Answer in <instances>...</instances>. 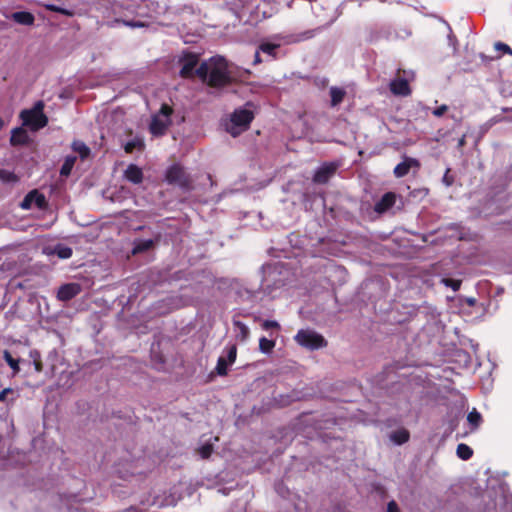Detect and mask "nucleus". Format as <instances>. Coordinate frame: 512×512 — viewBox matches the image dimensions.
I'll return each mask as SVG.
<instances>
[{
  "label": "nucleus",
  "instance_id": "21",
  "mask_svg": "<svg viewBox=\"0 0 512 512\" xmlns=\"http://www.w3.org/2000/svg\"><path fill=\"white\" fill-rule=\"evenodd\" d=\"M145 148V144L143 142L142 139L140 138H135L131 141H128L125 145H124V151L127 153V154H131L133 153L135 150H138V151H143Z\"/></svg>",
  "mask_w": 512,
  "mask_h": 512
},
{
  "label": "nucleus",
  "instance_id": "8",
  "mask_svg": "<svg viewBox=\"0 0 512 512\" xmlns=\"http://www.w3.org/2000/svg\"><path fill=\"white\" fill-rule=\"evenodd\" d=\"M254 118L253 112L247 109L235 110L231 115V122L237 127L247 129Z\"/></svg>",
  "mask_w": 512,
  "mask_h": 512
},
{
  "label": "nucleus",
  "instance_id": "27",
  "mask_svg": "<svg viewBox=\"0 0 512 512\" xmlns=\"http://www.w3.org/2000/svg\"><path fill=\"white\" fill-rule=\"evenodd\" d=\"M276 343L274 340L267 339L266 337H261L259 339V349L262 353L269 354L274 349Z\"/></svg>",
  "mask_w": 512,
  "mask_h": 512
},
{
  "label": "nucleus",
  "instance_id": "32",
  "mask_svg": "<svg viewBox=\"0 0 512 512\" xmlns=\"http://www.w3.org/2000/svg\"><path fill=\"white\" fill-rule=\"evenodd\" d=\"M441 282L446 286L450 287L453 291H458L461 287L462 281L452 278H443Z\"/></svg>",
  "mask_w": 512,
  "mask_h": 512
},
{
  "label": "nucleus",
  "instance_id": "46",
  "mask_svg": "<svg viewBox=\"0 0 512 512\" xmlns=\"http://www.w3.org/2000/svg\"><path fill=\"white\" fill-rule=\"evenodd\" d=\"M464 143H465V139H464V137H462V138L459 140V146L464 145Z\"/></svg>",
  "mask_w": 512,
  "mask_h": 512
},
{
  "label": "nucleus",
  "instance_id": "18",
  "mask_svg": "<svg viewBox=\"0 0 512 512\" xmlns=\"http://www.w3.org/2000/svg\"><path fill=\"white\" fill-rule=\"evenodd\" d=\"M467 421L470 425V431L474 432L480 427L483 421L482 415L475 408H473L467 415Z\"/></svg>",
  "mask_w": 512,
  "mask_h": 512
},
{
  "label": "nucleus",
  "instance_id": "41",
  "mask_svg": "<svg viewBox=\"0 0 512 512\" xmlns=\"http://www.w3.org/2000/svg\"><path fill=\"white\" fill-rule=\"evenodd\" d=\"M387 512H400V509L394 500H392L388 503Z\"/></svg>",
  "mask_w": 512,
  "mask_h": 512
},
{
  "label": "nucleus",
  "instance_id": "5",
  "mask_svg": "<svg viewBox=\"0 0 512 512\" xmlns=\"http://www.w3.org/2000/svg\"><path fill=\"white\" fill-rule=\"evenodd\" d=\"M294 340L300 346L311 351L324 348L328 345L327 340L321 334L311 329L299 330Z\"/></svg>",
  "mask_w": 512,
  "mask_h": 512
},
{
  "label": "nucleus",
  "instance_id": "25",
  "mask_svg": "<svg viewBox=\"0 0 512 512\" xmlns=\"http://www.w3.org/2000/svg\"><path fill=\"white\" fill-rule=\"evenodd\" d=\"M153 246H154L153 240H151V239L141 240L135 244L132 252H133V254L146 252V251L150 250L151 248H153Z\"/></svg>",
  "mask_w": 512,
  "mask_h": 512
},
{
  "label": "nucleus",
  "instance_id": "28",
  "mask_svg": "<svg viewBox=\"0 0 512 512\" xmlns=\"http://www.w3.org/2000/svg\"><path fill=\"white\" fill-rule=\"evenodd\" d=\"M3 358L13 370L14 375L20 371L19 360L14 359L8 350H4Z\"/></svg>",
  "mask_w": 512,
  "mask_h": 512
},
{
  "label": "nucleus",
  "instance_id": "4",
  "mask_svg": "<svg viewBox=\"0 0 512 512\" xmlns=\"http://www.w3.org/2000/svg\"><path fill=\"white\" fill-rule=\"evenodd\" d=\"M165 180L170 185H176L184 191L193 189V180L180 164H172L165 173Z\"/></svg>",
  "mask_w": 512,
  "mask_h": 512
},
{
  "label": "nucleus",
  "instance_id": "6",
  "mask_svg": "<svg viewBox=\"0 0 512 512\" xmlns=\"http://www.w3.org/2000/svg\"><path fill=\"white\" fill-rule=\"evenodd\" d=\"M179 62L182 65L179 75L184 79H188L193 77V72L196 71L199 63V57L195 53L186 52L179 59Z\"/></svg>",
  "mask_w": 512,
  "mask_h": 512
},
{
  "label": "nucleus",
  "instance_id": "38",
  "mask_svg": "<svg viewBox=\"0 0 512 512\" xmlns=\"http://www.w3.org/2000/svg\"><path fill=\"white\" fill-rule=\"evenodd\" d=\"M495 49L497 51H500L505 54L512 55V49L509 45L502 43V42H496L494 45Z\"/></svg>",
  "mask_w": 512,
  "mask_h": 512
},
{
  "label": "nucleus",
  "instance_id": "23",
  "mask_svg": "<svg viewBox=\"0 0 512 512\" xmlns=\"http://www.w3.org/2000/svg\"><path fill=\"white\" fill-rule=\"evenodd\" d=\"M72 148L77 152L81 159H86L90 155V148L82 141H74Z\"/></svg>",
  "mask_w": 512,
  "mask_h": 512
},
{
  "label": "nucleus",
  "instance_id": "36",
  "mask_svg": "<svg viewBox=\"0 0 512 512\" xmlns=\"http://www.w3.org/2000/svg\"><path fill=\"white\" fill-rule=\"evenodd\" d=\"M454 181H455V178L454 176L451 174V169L450 168H447L445 173H444V176L442 178V182L447 186V187H450L454 184Z\"/></svg>",
  "mask_w": 512,
  "mask_h": 512
},
{
  "label": "nucleus",
  "instance_id": "22",
  "mask_svg": "<svg viewBox=\"0 0 512 512\" xmlns=\"http://www.w3.org/2000/svg\"><path fill=\"white\" fill-rule=\"evenodd\" d=\"M280 47L279 44L269 43V42H262L259 45V51L269 55L272 59L277 58V49Z\"/></svg>",
  "mask_w": 512,
  "mask_h": 512
},
{
  "label": "nucleus",
  "instance_id": "24",
  "mask_svg": "<svg viewBox=\"0 0 512 512\" xmlns=\"http://www.w3.org/2000/svg\"><path fill=\"white\" fill-rule=\"evenodd\" d=\"M76 159L77 158L75 156H67L65 158L64 163L62 164V167L60 169L61 176L67 177L70 175V173L75 165Z\"/></svg>",
  "mask_w": 512,
  "mask_h": 512
},
{
  "label": "nucleus",
  "instance_id": "11",
  "mask_svg": "<svg viewBox=\"0 0 512 512\" xmlns=\"http://www.w3.org/2000/svg\"><path fill=\"white\" fill-rule=\"evenodd\" d=\"M337 166L333 163L325 164L320 167L313 176V181L317 184H325L336 172Z\"/></svg>",
  "mask_w": 512,
  "mask_h": 512
},
{
  "label": "nucleus",
  "instance_id": "33",
  "mask_svg": "<svg viewBox=\"0 0 512 512\" xmlns=\"http://www.w3.org/2000/svg\"><path fill=\"white\" fill-rule=\"evenodd\" d=\"M30 356L33 358V364L36 372L40 373L43 370V364L38 351H32Z\"/></svg>",
  "mask_w": 512,
  "mask_h": 512
},
{
  "label": "nucleus",
  "instance_id": "31",
  "mask_svg": "<svg viewBox=\"0 0 512 512\" xmlns=\"http://www.w3.org/2000/svg\"><path fill=\"white\" fill-rule=\"evenodd\" d=\"M0 180L4 183H10L18 181V177L11 171L0 169Z\"/></svg>",
  "mask_w": 512,
  "mask_h": 512
},
{
  "label": "nucleus",
  "instance_id": "39",
  "mask_svg": "<svg viewBox=\"0 0 512 512\" xmlns=\"http://www.w3.org/2000/svg\"><path fill=\"white\" fill-rule=\"evenodd\" d=\"M262 328L264 330H269V329H279L280 328V325L277 321H274V320H265L263 323H262Z\"/></svg>",
  "mask_w": 512,
  "mask_h": 512
},
{
  "label": "nucleus",
  "instance_id": "20",
  "mask_svg": "<svg viewBox=\"0 0 512 512\" xmlns=\"http://www.w3.org/2000/svg\"><path fill=\"white\" fill-rule=\"evenodd\" d=\"M233 325L237 330V338L242 342L246 341L250 335L249 328L239 320H233Z\"/></svg>",
  "mask_w": 512,
  "mask_h": 512
},
{
  "label": "nucleus",
  "instance_id": "29",
  "mask_svg": "<svg viewBox=\"0 0 512 512\" xmlns=\"http://www.w3.org/2000/svg\"><path fill=\"white\" fill-rule=\"evenodd\" d=\"M54 253L60 258V259H68L72 256L73 251L70 247L65 245H57L54 249Z\"/></svg>",
  "mask_w": 512,
  "mask_h": 512
},
{
  "label": "nucleus",
  "instance_id": "2",
  "mask_svg": "<svg viewBox=\"0 0 512 512\" xmlns=\"http://www.w3.org/2000/svg\"><path fill=\"white\" fill-rule=\"evenodd\" d=\"M43 101H37L33 108L21 111L20 118L23 125L31 130H39L48 124V117L44 114Z\"/></svg>",
  "mask_w": 512,
  "mask_h": 512
},
{
  "label": "nucleus",
  "instance_id": "45",
  "mask_svg": "<svg viewBox=\"0 0 512 512\" xmlns=\"http://www.w3.org/2000/svg\"><path fill=\"white\" fill-rule=\"evenodd\" d=\"M59 14H62V15H65V16H68V17H72L74 15V12L70 9H66V8H60V13Z\"/></svg>",
  "mask_w": 512,
  "mask_h": 512
},
{
  "label": "nucleus",
  "instance_id": "1",
  "mask_svg": "<svg viewBox=\"0 0 512 512\" xmlns=\"http://www.w3.org/2000/svg\"><path fill=\"white\" fill-rule=\"evenodd\" d=\"M195 75L202 83L214 89H223L235 82L229 70V63L222 56H213L200 63Z\"/></svg>",
  "mask_w": 512,
  "mask_h": 512
},
{
  "label": "nucleus",
  "instance_id": "34",
  "mask_svg": "<svg viewBox=\"0 0 512 512\" xmlns=\"http://www.w3.org/2000/svg\"><path fill=\"white\" fill-rule=\"evenodd\" d=\"M198 452L201 458L208 459L213 452V446L212 444L206 443L199 448Z\"/></svg>",
  "mask_w": 512,
  "mask_h": 512
},
{
  "label": "nucleus",
  "instance_id": "49",
  "mask_svg": "<svg viewBox=\"0 0 512 512\" xmlns=\"http://www.w3.org/2000/svg\"><path fill=\"white\" fill-rule=\"evenodd\" d=\"M231 134H232L233 136H236V135H237V132H231Z\"/></svg>",
  "mask_w": 512,
  "mask_h": 512
},
{
  "label": "nucleus",
  "instance_id": "16",
  "mask_svg": "<svg viewBox=\"0 0 512 512\" xmlns=\"http://www.w3.org/2000/svg\"><path fill=\"white\" fill-rule=\"evenodd\" d=\"M11 17L16 23L26 26L33 25L35 21L34 15L28 11L14 12Z\"/></svg>",
  "mask_w": 512,
  "mask_h": 512
},
{
  "label": "nucleus",
  "instance_id": "43",
  "mask_svg": "<svg viewBox=\"0 0 512 512\" xmlns=\"http://www.w3.org/2000/svg\"><path fill=\"white\" fill-rule=\"evenodd\" d=\"M45 8L48 10V11H51V12H55V13H60V6H57L55 4H47L45 6Z\"/></svg>",
  "mask_w": 512,
  "mask_h": 512
},
{
  "label": "nucleus",
  "instance_id": "10",
  "mask_svg": "<svg viewBox=\"0 0 512 512\" xmlns=\"http://www.w3.org/2000/svg\"><path fill=\"white\" fill-rule=\"evenodd\" d=\"M419 167V160L405 156L403 161L396 165L393 172L396 178H403L409 173L411 168L418 169Z\"/></svg>",
  "mask_w": 512,
  "mask_h": 512
},
{
  "label": "nucleus",
  "instance_id": "14",
  "mask_svg": "<svg viewBox=\"0 0 512 512\" xmlns=\"http://www.w3.org/2000/svg\"><path fill=\"white\" fill-rule=\"evenodd\" d=\"M124 177L133 184H140L143 181V172L135 164H130L124 172Z\"/></svg>",
  "mask_w": 512,
  "mask_h": 512
},
{
  "label": "nucleus",
  "instance_id": "47",
  "mask_svg": "<svg viewBox=\"0 0 512 512\" xmlns=\"http://www.w3.org/2000/svg\"><path fill=\"white\" fill-rule=\"evenodd\" d=\"M3 127V120L0 118V130L2 129Z\"/></svg>",
  "mask_w": 512,
  "mask_h": 512
},
{
  "label": "nucleus",
  "instance_id": "37",
  "mask_svg": "<svg viewBox=\"0 0 512 512\" xmlns=\"http://www.w3.org/2000/svg\"><path fill=\"white\" fill-rule=\"evenodd\" d=\"M114 23H122L131 28L144 27V23L141 21H126V20H122V19H115Z\"/></svg>",
  "mask_w": 512,
  "mask_h": 512
},
{
  "label": "nucleus",
  "instance_id": "17",
  "mask_svg": "<svg viewBox=\"0 0 512 512\" xmlns=\"http://www.w3.org/2000/svg\"><path fill=\"white\" fill-rule=\"evenodd\" d=\"M329 94L331 97V101H330L331 106L336 107L340 103L343 102V100L346 96V91L343 88H340L337 86H332L329 90Z\"/></svg>",
  "mask_w": 512,
  "mask_h": 512
},
{
  "label": "nucleus",
  "instance_id": "13",
  "mask_svg": "<svg viewBox=\"0 0 512 512\" xmlns=\"http://www.w3.org/2000/svg\"><path fill=\"white\" fill-rule=\"evenodd\" d=\"M396 202V195L393 192L385 193L381 199L375 204V211L384 213L394 206Z\"/></svg>",
  "mask_w": 512,
  "mask_h": 512
},
{
  "label": "nucleus",
  "instance_id": "48",
  "mask_svg": "<svg viewBox=\"0 0 512 512\" xmlns=\"http://www.w3.org/2000/svg\"><path fill=\"white\" fill-rule=\"evenodd\" d=\"M468 302H469V304L472 305L475 302V300L474 299H470Z\"/></svg>",
  "mask_w": 512,
  "mask_h": 512
},
{
  "label": "nucleus",
  "instance_id": "19",
  "mask_svg": "<svg viewBox=\"0 0 512 512\" xmlns=\"http://www.w3.org/2000/svg\"><path fill=\"white\" fill-rule=\"evenodd\" d=\"M410 438V433L407 429H398L391 434V439L393 442H395L398 445H402L406 442H408Z\"/></svg>",
  "mask_w": 512,
  "mask_h": 512
},
{
  "label": "nucleus",
  "instance_id": "44",
  "mask_svg": "<svg viewBox=\"0 0 512 512\" xmlns=\"http://www.w3.org/2000/svg\"><path fill=\"white\" fill-rule=\"evenodd\" d=\"M260 52L259 49L256 51L255 55H254V61H253V64L254 65H258V64H261L262 63V58L260 56Z\"/></svg>",
  "mask_w": 512,
  "mask_h": 512
},
{
  "label": "nucleus",
  "instance_id": "30",
  "mask_svg": "<svg viewBox=\"0 0 512 512\" xmlns=\"http://www.w3.org/2000/svg\"><path fill=\"white\" fill-rule=\"evenodd\" d=\"M231 365L226 358L219 357L216 364V373L220 376H226L228 373V366Z\"/></svg>",
  "mask_w": 512,
  "mask_h": 512
},
{
  "label": "nucleus",
  "instance_id": "26",
  "mask_svg": "<svg viewBox=\"0 0 512 512\" xmlns=\"http://www.w3.org/2000/svg\"><path fill=\"white\" fill-rule=\"evenodd\" d=\"M456 454L462 460H469L473 456V450L468 445L460 443L457 446Z\"/></svg>",
  "mask_w": 512,
  "mask_h": 512
},
{
  "label": "nucleus",
  "instance_id": "42",
  "mask_svg": "<svg viewBox=\"0 0 512 512\" xmlns=\"http://www.w3.org/2000/svg\"><path fill=\"white\" fill-rule=\"evenodd\" d=\"M13 393L12 388H5L0 392V402H5L8 394Z\"/></svg>",
  "mask_w": 512,
  "mask_h": 512
},
{
  "label": "nucleus",
  "instance_id": "40",
  "mask_svg": "<svg viewBox=\"0 0 512 512\" xmlns=\"http://www.w3.org/2000/svg\"><path fill=\"white\" fill-rule=\"evenodd\" d=\"M448 110V106L443 104L433 110V115L436 117L443 116Z\"/></svg>",
  "mask_w": 512,
  "mask_h": 512
},
{
  "label": "nucleus",
  "instance_id": "3",
  "mask_svg": "<svg viewBox=\"0 0 512 512\" xmlns=\"http://www.w3.org/2000/svg\"><path fill=\"white\" fill-rule=\"evenodd\" d=\"M174 112L172 106L163 103L159 111L152 116L149 131L154 136H163L172 124L171 116Z\"/></svg>",
  "mask_w": 512,
  "mask_h": 512
},
{
  "label": "nucleus",
  "instance_id": "9",
  "mask_svg": "<svg viewBox=\"0 0 512 512\" xmlns=\"http://www.w3.org/2000/svg\"><path fill=\"white\" fill-rule=\"evenodd\" d=\"M81 292V286L78 283H68L59 287L57 298L60 301L67 302L76 297Z\"/></svg>",
  "mask_w": 512,
  "mask_h": 512
},
{
  "label": "nucleus",
  "instance_id": "12",
  "mask_svg": "<svg viewBox=\"0 0 512 512\" xmlns=\"http://www.w3.org/2000/svg\"><path fill=\"white\" fill-rule=\"evenodd\" d=\"M389 88L394 95L408 96L411 94L409 83L404 78H396L392 80L389 84Z\"/></svg>",
  "mask_w": 512,
  "mask_h": 512
},
{
  "label": "nucleus",
  "instance_id": "35",
  "mask_svg": "<svg viewBox=\"0 0 512 512\" xmlns=\"http://www.w3.org/2000/svg\"><path fill=\"white\" fill-rule=\"evenodd\" d=\"M237 357V346L235 344H232L231 346L227 347V358L226 360L232 365Z\"/></svg>",
  "mask_w": 512,
  "mask_h": 512
},
{
  "label": "nucleus",
  "instance_id": "7",
  "mask_svg": "<svg viewBox=\"0 0 512 512\" xmlns=\"http://www.w3.org/2000/svg\"><path fill=\"white\" fill-rule=\"evenodd\" d=\"M33 203L41 210H45L48 207V201L45 195L40 193L37 189L26 194L20 204V207L24 210H28L31 209Z\"/></svg>",
  "mask_w": 512,
  "mask_h": 512
},
{
  "label": "nucleus",
  "instance_id": "15",
  "mask_svg": "<svg viewBox=\"0 0 512 512\" xmlns=\"http://www.w3.org/2000/svg\"><path fill=\"white\" fill-rule=\"evenodd\" d=\"M28 142V134L22 127H17L12 130L10 143L12 146L24 145Z\"/></svg>",
  "mask_w": 512,
  "mask_h": 512
}]
</instances>
